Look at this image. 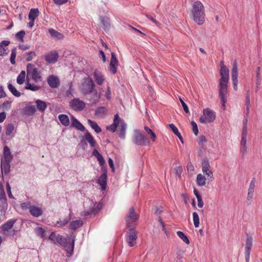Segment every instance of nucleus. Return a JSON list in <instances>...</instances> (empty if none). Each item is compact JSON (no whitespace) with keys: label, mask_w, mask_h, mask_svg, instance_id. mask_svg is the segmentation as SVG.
<instances>
[{"label":"nucleus","mask_w":262,"mask_h":262,"mask_svg":"<svg viewBox=\"0 0 262 262\" xmlns=\"http://www.w3.org/2000/svg\"><path fill=\"white\" fill-rule=\"evenodd\" d=\"M215 117L214 112L207 108L203 110V115L200 117L199 121L201 123H211L214 121Z\"/></svg>","instance_id":"obj_6"},{"label":"nucleus","mask_w":262,"mask_h":262,"mask_svg":"<svg viewBox=\"0 0 262 262\" xmlns=\"http://www.w3.org/2000/svg\"><path fill=\"white\" fill-rule=\"evenodd\" d=\"M93 76L95 81L98 85H101L103 83L105 78L100 71L97 69L95 70Z\"/></svg>","instance_id":"obj_16"},{"label":"nucleus","mask_w":262,"mask_h":262,"mask_svg":"<svg viewBox=\"0 0 262 262\" xmlns=\"http://www.w3.org/2000/svg\"><path fill=\"white\" fill-rule=\"evenodd\" d=\"M107 174L106 172L103 173L98 180V183L101 187V190H105L106 188Z\"/></svg>","instance_id":"obj_22"},{"label":"nucleus","mask_w":262,"mask_h":262,"mask_svg":"<svg viewBox=\"0 0 262 262\" xmlns=\"http://www.w3.org/2000/svg\"><path fill=\"white\" fill-rule=\"evenodd\" d=\"M248 152V147L247 145L241 146L240 148V152L243 155H244Z\"/></svg>","instance_id":"obj_57"},{"label":"nucleus","mask_w":262,"mask_h":262,"mask_svg":"<svg viewBox=\"0 0 262 262\" xmlns=\"http://www.w3.org/2000/svg\"><path fill=\"white\" fill-rule=\"evenodd\" d=\"M92 155L95 156L97 158L98 161L100 165L103 166L105 163V161L103 157L97 149H95L93 151Z\"/></svg>","instance_id":"obj_29"},{"label":"nucleus","mask_w":262,"mask_h":262,"mask_svg":"<svg viewBox=\"0 0 262 262\" xmlns=\"http://www.w3.org/2000/svg\"><path fill=\"white\" fill-rule=\"evenodd\" d=\"M71 124L73 127L81 132L85 129V127L73 116H71Z\"/></svg>","instance_id":"obj_20"},{"label":"nucleus","mask_w":262,"mask_h":262,"mask_svg":"<svg viewBox=\"0 0 262 262\" xmlns=\"http://www.w3.org/2000/svg\"><path fill=\"white\" fill-rule=\"evenodd\" d=\"M111 89H110V86H107V91L105 92V97H106V98L107 99H110L111 98Z\"/></svg>","instance_id":"obj_63"},{"label":"nucleus","mask_w":262,"mask_h":262,"mask_svg":"<svg viewBox=\"0 0 262 262\" xmlns=\"http://www.w3.org/2000/svg\"><path fill=\"white\" fill-rule=\"evenodd\" d=\"M193 221L194 226L195 228L199 227L200 225V219L198 213L195 212H193Z\"/></svg>","instance_id":"obj_45"},{"label":"nucleus","mask_w":262,"mask_h":262,"mask_svg":"<svg viewBox=\"0 0 262 262\" xmlns=\"http://www.w3.org/2000/svg\"><path fill=\"white\" fill-rule=\"evenodd\" d=\"M138 233L134 228H129L126 234V241L129 247H134L137 244Z\"/></svg>","instance_id":"obj_8"},{"label":"nucleus","mask_w":262,"mask_h":262,"mask_svg":"<svg viewBox=\"0 0 262 262\" xmlns=\"http://www.w3.org/2000/svg\"><path fill=\"white\" fill-rule=\"evenodd\" d=\"M95 82L90 77L83 79L80 86V92L92 103H97L100 98V95L98 94L97 90H95Z\"/></svg>","instance_id":"obj_1"},{"label":"nucleus","mask_w":262,"mask_h":262,"mask_svg":"<svg viewBox=\"0 0 262 262\" xmlns=\"http://www.w3.org/2000/svg\"><path fill=\"white\" fill-rule=\"evenodd\" d=\"M192 18L199 25H202L205 22V8L200 1L195 2L191 10Z\"/></svg>","instance_id":"obj_4"},{"label":"nucleus","mask_w":262,"mask_h":262,"mask_svg":"<svg viewBox=\"0 0 262 262\" xmlns=\"http://www.w3.org/2000/svg\"><path fill=\"white\" fill-rule=\"evenodd\" d=\"M111 59L110 63V71L113 74L116 73L117 66L118 65V60L114 53L111 54Z\"/></svg>","instance_id":"obj_18"},{"label":"nucleus","mask_w":262,"mask_h":262,"mask_svg":"<svg viewBox=\"0 0 262 262\" xmlns=\"http://www.w3.org/2000/svg\"><path fill=\"white\" fill-rule=\"evenodd\" d=\"M26 111L28 115H33L36 112V108L34 105H30L26 108Z\"/></svg>","instance_id":"obj_49"},{"label":"nucleus","mask_w":262,"mask_h":262,"mask_svg":"<svg viewBox=\"0 0 262 262\" xmlns=\"http://www.w3.org/2000/svg\"><path fill=\"white\" fill-rule=\"evenodd\" d=\"M35 232L36 234L39 235L41 238H44L46 236L45 235V230L41 227H37L35 229Z\"/></svg>","instance_id":"obj_48"},{"label":"nucleus","mask_w":262,"mask_h":262,"mask_svg":"<svg viewBox=\"0 0 262 262\" xmlns=\"http://www.w3.org/2000/svg\"><path fill=\"white\" fill-rule=\"evenodd\" d=\"M70 212L69 216L63 219H60L59 221H57L55 226L58 228H62L66 226L70 222V221L71 220L72 210H70Z\"/></svg>","instance_id":"obj_21"},{"label":"nucleus","mask_w":262,"mask_h":262,"mask_svg":"<svg viewBox=\"0 0 262 262\" xmlns=\"http://www.w3.org/2000/svg\"><path fill=\"white\" fill-rule=\"evenodd\" d=\"M27 81L26 82V89L33 91H38L40 86L36 85H32L30 83L28 77L30 76L35 82H38L42 80V75L40 71L32 63H28L27 65Z\"/></svg>","instance_id":"obj_3"},{"label":"nucleus","mask_w":262,"mask_h":262,"mask_svg":"<svg viewBox=\"0 0 262 262\" xmlns=\"http://www.w3.org/2000/svg\"><path fill=\"white\" fill-rule=\"evenodd\" d=\"M6 189L9 198L10 199L13 198V195L11 191V187L10 186L9 182H7L6 183Z\"/></svg>","instance_id":"obj_53"},{"label":"nucleus","mask_w":262,"mask_h":262,"mask_svg":"<svg viewBox=\"0 0 262 262\" xmlns=\"http://www.w3.org/2000/svg\"><path fill=\"white\" fill-rule=\"evenodd\" d=\"M39 15V11L38 9H31L29 13V20H35Z\"/></svg>","instance_id":"obj_36"},{"label":"nucleus","mask_w":262,"mask_h":262,"mask_svg":"<svg viewBox=\"0 0 262 262\" xmlns=\"http://www.w3.org/2000/svg\"><path fill=\"white\" fill-rule=\"evenodd\" d=\"M29 212L32 216L38 217L42 214L43 211L41 208L32 205L30 208Z\"/></svg>","instance_id":"obj_24"},{"label":"nucleus","mask_w":262,"mask_h":262,"mask_svg":"<svg viewBox=\"0 0 262 262\" xmlns=\"http://www.w3.org/2000/svg\"><path fill=\"white\" fill-rule=\"evenodd\" d=\"M26 78V72L25 71H21L20 74L17 77L16 81L19 84H22L24 83Z\"/></svg>","instance_id":"obj_40"},{"label":"nucleus","mask_w":262,"mask_h":262,"mask_svg":"<svg viewBox=\"0 0 262 262\" xmlns=\"http://www.w3.org/2000/svg\"><path fill=\"white\" fill-rule=\"evenodd\" d=\"M8 88L14 96L19 97L20 96V93L12 84L8 83Z\"/></svg>","instance_id":"obj_38"},{"label":"nucleus","mask_w":262,"mask_h":262,"mask_svg":"<svg viewBox=\"0 0 262 262\" xmlns=\"http://www.w3.org/2000/svg\"><path fill=\"white\" fill-rule=\"evenodd\" d=\"M36 104L37 109L42 113H43L47 107L46 102L39 99L36 101Z\"/></svg>","instance_id":"obj_30"},{"label":"nucleus","mask_w":262,"mask_h":262,"mask_svg":"<svg viewBox=\"0 0 262 262\" xmlns=\"http://www.w3.org/2000/svg\"><path fill=\"white\" fill-rule=\"evenodd\" d=\"M58 54L56 51H51L45 55V60L49 63H55L58 58Z\"/></svg>","instance_id":"obj_15"},{"label":"nucleus","mask_w":262,"mask_h":262,"mask_svg":"<svg viewBox=\"0 0 262 262\" xmlns=\"http://www.w3.org/2000/svg\"><path fill=\"white\" fill-rule=\"evenodd\" d=\"M83 224V221L82 220H75L71 222L69 225V228L72 230H76L80 227H81Z\"/></svg>","instance_id":"obj_31"},{"label":"nucleus","mask_w":262,"mask_h":262,"mask_svg":"<svg viewBox=\"0 0 262 262\" xmlns=\"http://www.w3.org/2000/svg\"><path fill=\"white\" fill-rule=\"evenodd\" d=\"M133 142L138 145H146L149 144V141L146 136L140 132H137L134 137Z\"/></svg>","instance_id":"obj_11"},{"label":"nucleus","mask_w":262,"mask_h":262,"mask_svg":"<svg viewBox=\"0 0 262 262\" xmlns=\"http://www.w3.org/2000/svg\"><path fill=\"white\" fill-rule=\"evenodd\" d=\"M253 194H250L247 193V196L246 198V203L248 205H249L251 204L253 199Z\"/></svg>","instance_id":"obj_58"},{"label":"nucleus","mask_w":262,"mask_h":262,"mask_svg":"<svg viewBox=\"0 0 262 262\" xmlns=\"http://www.w3.org/2000/svg\"><path fill=\"white\" fill-rule=\"evenodd\" d=\"M49 85L53 88H57L59 85V80L58 78L53 75H51L48 79Z\"/></svg>","instance_id":"obj_25"},{"label":"nucleus","mask_w":262,"mask_h":262,"mask_svg":"<svg viewBox=\"0 0 262 262\" xmlns=\"http://www.w3.org/2000/svg\"><path fill=\"white\" fill-rule=\"evenodd\" d=\"M191 124L192 126V129L193 133H194V134L196 136L199 133L198 125H197L196 123L194 121H192L191 122Z\"/></svg>","instance_id":"obj_52"},{"label":"nucleus","mask_w":262,"mask_h":262,"mask_svg":"<svg viewBox=\"0 0 262 262\" xmlns=\"http://www.w3.org/2000/svg\"><path fill=\"white\" fill-rule=\"evenodd\" d=\"M169 126L176 135L179 133L178 128L173 124H169Z\"/></svg>","instance_id":"obj_56"},{"label":"nucleus","mask_w":262,"mask_h":262,"mask_svg":"<svg viewBox=\"0 0 262 262\" xmlns=\"http://www.w3.org/2000/svg\"><path fill=\"white\" fill-rule=\"evenodd\" d=\"M255 183L256 180L255 178H253L251 181L248 189V194H254L255 187Z\"/></svg>","instance_id":"obj_37"},{"label":"nucleus","mask_w":262,"mask_h":262,"mask_svg":"<svg viewBox=\"0 0 262 262\" xmlns=\"http://www.w3.org/2000/svg\"><path fill=\"white\" fill-rule=\"evenodd\" d=\"M202 169L203 173L207 176V179L212 181L213 179V174L207 158H204L202 162Z\"/></svg>","instance_id":"obj_9"},{"label":"nucleus","mask_w":262,"mask_h":262,"mask_svg":"<svg viewBox=\"0 0 262 262\" xmlns=\"http://www.w3.org/2000/svg\"><path fill=\"white\" fill-rule=\"evenodd\" d=\"M70 106L76 111H81L85 107V103L79 98H74L70 102Z\"/></svg>","instance_id":"obj_10"},{"label":"nucleus","mask_w":262,"mask_h":262,"mask_svg":"<svg viewBox=\"0 0 262 262\" xmlns=\"http://www.w3.org/2000/svg\"><path fill=\"white\" fill-rule=\"evenodd\" d=\"M127 127L124 121L119 118V124L117 128V132L119 137L124 139L125 137V131Z\"/></svg>","instance_id":"obj_14"},{"label":"nucleus","mask_w":262,"mask_h":262,"mask_svg":"<svg viewBox=\"0 0 262 262\" xmlns=\"http://www.w3.org/2000/svg\"><path fill=\"white\" fill-rule=\"evenodd\" d=\"M180 101L181 103V104L183 106L184 112L186 113H188L189 109H188V107L187 104L184 102V101L183 100V99L181 98H180Z\"/></svg>","instance_id":"obj_54"},{"label":"nucleus","mask_w":262,"mask_h":262,"mask_svg":"<svg viewBox=\"0 0 262 262\" xmlns=\"http://www.w3.org/2000/svg\"><path fill=\"white\" fill-rule=\"evenodd\" d=\"M119 124V117L118 114H116L114 116V119L113 121V123L110 125V126H108L106 127V129L107 130H109L113 133L115 132Z\"/></svg>","instance_id":"obj_23"},{"label":"nucleus","mask_w":262,"mask_h":262,"mask_svg":"<svg viewBox=\"0 0 262 262\" xmlns=\"http://www.w3.org/2000/svg\"><path fill=\"white\" fill-rule=\"evenodd\" d=\"M253 245V239L251 236H247L246 239V246L245 248V255L246 262H249L250 259V252Z\"/></svg>","instance_id":"obj_13"},{"label":"nucleus","mask_w":262,"mask_h":262,"mask_svg":"<svg viewBox=\"0 0 262 262\" xmlns=\"http://www.w3.org/2000/svg\"><path fill=\"white\" fill-rule=\"evenodd\" d=\"M19 49L23 51L28 50L30 48V46L29 45H20L18 46Z\"/></svg>","instance_id":"obj_59"},{"label":"nucleus","mask_w":262,"mask_h":262,"mask_svg":"<svg viewBox=\"0 0 262 262\" xmlns=\"http://www.w3.org/2000/svg\"><path fill=\"white\" fill-rule=\"evenodd\" d=\"M10 41L8 40L2 41L0 43V56L8 55L9 50L7 46L9 45Z\"/></svg>","instance_id":"obj_19"},{"label":"nucleus","mask_w":262,"mask_h":262,"mask_svg":"<svg viewBox=\"0 0 262 262\" xmlns=\"http://www.w3.org/2000/svg\"><path fill=\"white\" fill-rule=\"evenodd\" d=\"M221 68L220 69V74L221 77L219 82V96L222 103V106L224 109L225 107L226 102V95L228 92L227 84L229 81V69L224 64L223 62H221Z\"/></svg>","instance_id":"obj_2"},{"label":"nucleus","mask_w":262,"mask_h":262,"mask_svg":"<svg viewBox=\"0 0 262 262\" xmlns=\"http://www.w3.org/2000/svg\"><path fill=\"white\" fill-rule=\"evenodd\" d=\"M144 129L147 134L150 136L151 141L154 142H155L157 138V136L155 133L148 126H145Z\"/></svg>","instance_id":"obj_39"},{"label":"nucleus","mask_w":262,"mask_h":262,"mask_svg":"<svg viewBox=\"0 0 262 262\" xmlns=\"http://www.w3.org/2000/svg\"><path fill=\"white\" fill-rule=\"evenodd\" d=\"M231 78L233 85V89L234 90L236 91L237 90L238 84V70L236 60H234L232 63V68L231 70Z\"/></svg>","instance_id":"obj_12"},{"label":"nucleus","mask_w":262,"mask_h":262,"mask_svg":"<svg viewBox=\"0 0 262 262\" xmlns=\"http://www.w3.org/2000/svg\"><path fill=\"white\" fill-rule=\"evenodd\" d=\"M197 199L198 206L200 208H202L204 206V202L202 199V196L199 197Z\"/></svg>","instance_id":"obj_62"},{"label":"nucleus","mask_w":262,"mask_h":262,"mask_svg":"<svg viewBox=\"0 0 262 262\" xmlns=\"http://www.w3.org/2000/svg\"><path fill=\"white\" fill-rule=\"evenodd\" d=\"M54 3L58 5H61L68 2V0H53Z\"/></svg>","instance_id":"obj_60"},{"label":"nucleus","mask_w":262,"mask_h":262,"mask_svg":"<svg viewBox=\"0 0 262 262\" xmlns=\"http://www.w3.org/2000/svg\"><path fill=\"white\" fill-rule=\"evenodd\" d=\"M4 161L7 162H11L13 158L10 149L7 146H5L4 148Z\"/></svg>","instance_id":"obj_27"},{"label":"nucleus","mask_w":262,"mask_h":262,"mask_svg":"<svg viewBox=\"0 0 262 262\" xmlns=\"http://www.w3.org/2000/svg\"><path fill=\"white\" fill-rule=\"evenodd\" d=\"M72 237H73L72 242L69 245L70 250V252H69V251H68L69 244L68 243L67 239L66 238L64 237L62 235H60V234H58V237H57V240L56 241L59 244H60V245H61L62 246H63V247H64L66 248V250L67 251V253H69V254L68 255V256L72 255V254L73 253V250H74V241H75V235H73Z\"/></svg>","instance_id":"obj_7"},{"label":"nucleus","mask_w":262,"mask_h":262,"mask_svg":"<svg viewBox=\"0 0 262 262\" xmlns=\"http://www.w3.org/2000/svg\"><path fill=\"white\" fill-rule=\"evenodd\" d=\"M11 162H7L4 161L3 162H2V169L4 170L5 173H8L10 171V163Z\"/></svg>","instance_id":"obj_41"},{"label":"nucleus","mask_w":262,"mask_h":262,"mask_svg":"<svg viewBox=\"0 0 262 262\" xmlns=\"http://www.w3.org/2000/svg\"><path fill=\"white\" fill-rule=\"evenodd\" d=\"M177 234L179 237L184 242L187 244H189L190 242L188 237L182 231H177Z\"/></svg>","instance_id":"obj_42"},{"label":"nucleus","mask_w":262,"mask_h":262,"mask_svg":"<svg viewBox=\"0 0 262 262\" xmlns=\"http://www.w3.org/2000/svg\"><path fill=\"white\" fill-rule=\"evenodd\" d=\"M247 126H243L242 133V137H247Z\"/></svg>","instance_id":"obj_64"},{"label":"nucleus","mask_w":262,"mask_h":262,"mask_svg":"<svg viewBox=\"0 0 262 262\" xmlns=\"http://www.w3.org/2000/svg\"><path fill=\"white\" fill-rule=\"evenodd\" d=\"M14 129V125L12 124H9L6 127V134L7 136H10Z\"/></svg>","instance_id":"obj_47"},{"label":"nucleus","mask_w":262,"mask_h":262,"mask_svg":"<svg viewBox=\"0 0 262 262\" xmlns=\"http://www.w3.org/2000/svg\"><path fill=\"white\" fill-rule=\"evenodd\" d=\"M206 177L202 174L201 173H199L196 176V183L199 186H205L206 184Z\"/></svg>","instance_id":"obj_28"},{"label":"nucleus","mask_w":262,"mask_h":262,"mask_svg":"<svg viewBox=\"0 0 262 262\" xmlns=\"http://www.w3.org/2000/svg\"><path fill=\"white\" fill-rule=\"evenodd\" d=\"M25 34L26 33L24 31H20L16 33V37L19 41L23 42L24 41V38Z\"/></svg>","instance_id":"obj_46"},{"label":"nucleus","mask_w":262,"mask_h":262,"mask_svg":"<svg viewBox=\"0 0 262 262\" xmlns=\"http://www.w3.org/2000/svg\"><path fill=\"white\" fill-rule=\"evenodd\" d=\"M107 113V110L105 107L100 106L97 108L95 111V115L98 117H104Z\"/></svg>","instance_id":"obj_26"},{"label":"nucleus","mask_w":262,"mask_h":262,"mask_svg":"<svg viewBox=\"0 0 262 262\" xmlns=\"http://www.w3.org/2000/svg\"><path fill=\"white\" fill-rule=\"evenodd\" d=\"M58 237V234H56L54 232H52L49 236V239L55 242L56 241Z\"/></svg>","instance_id":"obj_55"},{"label":"nucleus","mask_w":262,"mask_h":262,"mask_svg":"<svg viewBox=\"0 0 262 262\" xmlns=\"http://www.w3.org/2000/svg\"><path fill=\"white\" fill-rule=\"evenodd\" d=\"M36 54L35 52L31 51L25 54L26 60L27 61H30L36 57Z\"/></svg>","instance_id":"obj_43"},{"label":"nucleus","mask_w":262,"mask_h":262,"mask_svg":"<svg viewBox=\"0 0 262 262\" xmlns=\"http://www.w3.org/2000/svg\"><path fill=\"white\" fill-rule=\"evenodd\" d=\"M58 119L62 125L64 126H68L70 124V120L69 117L65 114H60L58 116Z\"/></svg>","instance_id":"obj_32"},{"label":"nucleus","mask_w":262,"mask_h":262,"mask_svg":"<svg viewBox=\"0 0 262 262\" xmlns=\"http://www.w3.org/2000/svg\"><path fill=\"white\" fill-rule=\"evenodd\" d=\"M16 56V51L15 49H13L11 51L10 62L12 64L15 63V58Z\"/></svg>","instance_id":"obj_50"},{"label":"nucleus","mask_w":262,"mask_h":262,"mask_svg":"<svg viewBox=\"0 0 262 262\" xmlns=\"http://www.w3.org/2000/svg\"><path fill=\"white\" fill-rule=\"evenodd\" d=\"M32 206L30 202H24L21 204V208L23 210H30V208Z\"/></svg>","instance_id":"obj_51"},{"label":"nucleus","mask_w":262,"mask_h":262,"mask_svg":"<svg viewBox=\"0 0 262 262\" xmlns=\"http://www.w3.org/2000/svg\"><path fill=\"white\" fill-rule=\"evenodd\" d=\"M16 222L15 220H10L8 221L2 226V230L3 233L6 235H9V231L11 229Z\"/></svg>","instance_id":"obj_17"},{"label":"nucleus","mask_w":262,"mask_h":262,"mask_svg":"<svg viewBox=\"0 0 262 262\" xmlns=\"http://www.w3.org/2000/svg\"><path fill=\"white\" fill-rule=\"evenodd\" d=\"M85 138L86 140L89 143L92 147H95L96 145V141L94 137L89 132H86L85 134Z\"/></svg>","instance_id":"obj_34"},{"label":"nucleus","mask_w":262,"mask_h":262,"mask_svg":"<svg viewBox=\"0 0 262 262\" xmlns=\"http://www.w3.org/2000/svg\"><path fill=\"white\" fill-rule=\"evenodd\" d=\"M207 142V139L204 136H201L199 137V143L200 145L203 144V143Z\"/></svg>","instance_id":"obj_61"},{"label":"nucleus","mask_w":262,"mask_h":262,"mask_svg":"<svg viewBox=\"0 0 262 262\" xmlns=\"http://www.w3.org/2000/svg\"><path fill=\"white\" fill-rule=\"evenodd\" d=\"M0 200L1 201H6L7 200L4 187L1 182H0Z\"/></svg>","instance_id":"obj_44"},{"label":"nucleus","mask_w":262,"mask_h":262,"mask_svg":"<svg viewBox=\"0 0 262 262\" xmlns=\"http://www.w3.org/2000/svg\"><path fill=\"white\" fill-rule=\"evenodd\" d=\"M139 215L135 212V209L132 207L125 217V221L127 228H134L137 225Z\"/></svg>","instance_id":"obj_5"},{"label":"nucleus","mask_w":262,"mask_h":262,"mask_svg":"<svg viewBox=\"0 0 262 262\" xmlns=\"http://www.w3.org/2000/svg\"><path fill=\"white\" fill-rule=\"evenodd\" d=\"M88 124L97 133H100L102 130L101 129V128L98 126V125L97 124V123L94 121H92L90 119H88Z\"/></svg>","instance_id":"obj_35"},{"label":"nucleus","mask_w":262,"mask_h":262,"mask_svg":"<svg viewBox=\"0 0 262 262\" xmlns=\"http://www.w3.org/2000/svg\"><path fill=\"white\" fill-rule=\"evenodd\" d=\"M49 32L51 36L58 39H62L63 38L64 36L62 34L58 32L53 29H50L49 30Z\"/></svg>","instance_id":"obj_33"}]
</instances>
